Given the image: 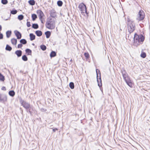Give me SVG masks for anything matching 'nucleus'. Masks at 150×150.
Here are the masks:
<instances>
[{
    "instance_id": "36",
    "label": "nucleus",
    "mask_w": 150,
    "mask_h": 150,
    "mask_svg": "<svg viewBox=\"0 0 150 150\" xmlns=\"http://www.w3.org/2000/svg\"><path fill=\"white\" fill-rule=\"evenodd\" d=\"M84 55L86 59H88L89 58V54L88 53H85Z\"/></svg>"
},
{
    "instance_id": "22",
    "label": "nucleus",
    "mask_w": 150,
    "mask_h": 150,
    "mask_svg": "<svg viewBox=\"0 0 150 150\" xmlns=\"http://www.w3.org/2000/svg\"><path fill=\"white\" fill-rule=\"evenodd\" d=\"M6 35L7 38H9L11 33V31H8L6 32Z\"/></svg>"
},
{
    "instance_id": "44",
    "label": "nucleus",
    "mask_w": 150,
    "mask_h": 150,
    "mask_svg": "<svg viewBox=\"0 0 150 150\" xmlns=\"http://www.w3.org/2000/svg\"><path fill=\"white\" fill-rule=\"evenodd\" d=\"M1 29H2L1 26V25H0V30H1Z\"/></svg>"
},
{
    "instance_id": "46",
    "label": "nucleus",
    "mask_w": 150,
    "mask_h": 150,
    "mask_svg": "<svg viewBox=\"0 0 150 150\" xmlns=\"http://www.w3.org/2000/svg\"><path fill=\"white\" fill-rule=\"evenodd\" d=\"M29 112L30 113V110H29Z\"/></svg>"
},
{
    "instance_id": "2",
    "label": "nucleus",
    "mask_w": 150,
    "mask_h": 150,
    "mask_svg": "<svg viewBox=\"0 0 150 150\" xmlns=\"http://www.w3.org/2000/svg\"><path fill=\"white\" fill-rule=\"evenodd\" d=\"M127 22L128 30L130 33L133 32L135 29V25L134 22L128 18Z\"/></svg>"
},
{
    "instance_id": "20",
    "label": "nucleus",
    "mask_w": 150,
    "mask_h": 150,
    "mask_svg": "<svg viewBox=\"0 0 150 150\" xmlns=\"http://www.w3.org/2000/svg\"><path fill=\"white\" fill-rule=\"evenodd\" d=\"M25 52L28 53V55H30L31 54L32 51L29 49H27L25 50Z\"/></svg>"
},
{
    "instance_id": "13",
    "label": "nucleus",
    "mask_w": 150,
    "mask_h": 150,
    "mask_svg": "<svg viewBox=\"0 0 150 150\" xmlns=\"http://www.w3.org/2000/svg\"><path fill=\"white\" fill-rule=\"evenodd\" d=\"M35 34L37 36L40 37L42 35V32L40 30H37L35 31Z\"/></svg>"
},
{
    "instance_id": "32",
    "label": "nucleus",
    "mask_w": 150,
    "mask_h": 150,
    "mask_svg": "<svg viewBox=\"0 0 150 150\" xmlns=\"http://www.w3.org/2000/svg\"><path fill=\"white\" fill-rule=\"evenodd\" d=\"M141 56L143 58H145V57H146V53L144 52H142L141 54Z\"/></svg>"
},
{
    "instance_id": "43",
    "label": "nucleus",
    "mask_w": 150,
    "mask_h": 150,
    "mask_svg": "<svg viewBox=\"0 0 150 150\" xmlns=\"http://www.w3.org/2000/svg\"><path fill=\"white\" fill-rule=\"evenodd\" d=\"M42 18H41V19H40V20L41 21V23H43V21H42Z\"/></svg>"
},
{
    "instance_id": "38",
    "label": "nucleus",
    "mask_w": 150,
    "mask_h": 150,
    "mask_svg": "<svg viewBox=\"0 0 150 150\" xmlns=\"http://www.w3.org/2000/svg\"><path fill=\"white\" fill-rule=\"evenodd\" d=\"M27 25L28 27H30L31 25L30 24V23L29 22H27Z\"/></svg>"
},
{
    "instance_id": "34",
    "label": "nucleus",
    "mask_w": 150,
    "mask_h": 150,
    "mask_svg": "<svg viewBox=\"0 0 150 150\" xmlns=\"http://www.w3.org/2000/svg\"><path fill=\"white\" fill-rule=\"evenodd\" d=\"M8 2L7 0H2L1 3L3 4H6Z\"/></svg>"
},
{
    "instance_id": "48",
    "label": "nucleus",
    "mask_w": 150,
    "mask_h": 150,
    "mask_svg": "<svg viewBox=\"0 0 150 150\" xmlns=\"http://www.w3.org/2000/svg\"><path fill=\"white\" fill-rule=\"evenodd\" d=\"M96 72H97V70H96Z\"/></svg>"
},
{
    "instance_id": "16",
    "label": "nucleus",
    "mask_w": 150,
    "mask_h": 150,
    "mask_svg": "<svg viewBox=\"0 0 150 150\" xmlns=\"http://www.w3.org/2000/svg\"><path fill=\"white\" fill-rule=\"evenodd\" d=\"M56 55V52L54 51H52L50 54V56L51 58L55 57Z\"/></svg>"
},
{
    "instance_id": "7",
    "label": "nucleus",
    "mask_w": 150,
    "mask_h": 150,
    "mask_svg": "<svg viewBox=\"0 0 150 150\" xmlns=\"http://www.w3.org/2000/svg\"><path fill=\"white\" fill-rule=\"evenodd\" d=\"M22 105L26 110H27L30 107L29 104L23 100L22 101L21 103Z\"/></svg>"
},
{
    "instance_id": "1",
    "label": "nucleus",
    "mask_w": 150,
    "mask_h": 150,
    "mask_svg": "<svg viewBox=\"0 0 150 150\" xmlns=\"http://www.w3.org/2000/svg\"><path fill=\"white\" fill-rule=\"evenodd\" d=\"M144 39V37L142 35H138L135 33L134 38V45L135 46H137L140 44H142Z\"/></svg>"
},
{
    "instance_id": "41",
    "label": "nucleus",
    "mask_w": 150,
    "mask_h": 150,
    "mask_svg": "<svg viewBox=\"0 0 150 150\" xmlns=\"http://www.w3.org/2000/svg\"><path fill=\"white\" fill-rule=\"evenodd\" d=\"M58 130V129L57 128H54L53 129V131L54 132H55L56 131H57Z\"/></svg>"
},
{
    "instance_id": "11",
    "label": "nucleus",
    "mask_w": 150,
    "mask_h": 150,
    "mask_svg": "<svg viewBox=\"0 0 150 150\" xmlns=\"http://www.w3.org/2000/svg\"><path fill=\"white\" fill-rule=\"evenodd\" d=\"M22 53V52L20 50H17L15 52V54L18 57H20L21 56Z\"/></svg>"
},
{
    "instance_id": "23",
    "label": "nucleus",
    "mask_w": 150,
    "mask_h": 150,
    "mask_svg": "<svg viewBox=\"0 0 150 150\" xmlns=\"http://www.w3.org/2000/svg\"><path fill=\"white\" fill-rule=\"evenodd\" d=\"M69 86L70 88L71 89H73L74 88V83L72 82H71L69 84Z\"/></svg>"
},
{
    "instance_id": "37",
    "label": "nucleus",
    "mask_w": 150,
    "mask_h": 150,
    "mask_svg": "<svg viewBox=\"0 0 150 150\" xmlns=\"http://www.w3.org/2000/svg\"><path fill=\"white\" fill-rule=\"evenodd\" d=\"M22 46L23 45L21 44H19L18 45V48H21L22 47Z\"/></svg>"
},
{
    "instance_id": "31",
    "label": "nucleus",
    "mask_w": 150,
    "mask_h": 150,
    "mask_svg": "<svg viewBox=\"0 0 150 150\" xmlns=\"http://www.w3.org/2000/svg\"><path fill=\"white\" fill-rule=\"evenodd\" d=\"M63 4L62 2L61 1H59L57 2V4L59 6H62Z\"/></svg>"
},
{
    "instance_id": "17",
    "label": "nucleus",
    "mask_w": 150,
    "mask_h": 150,
    "mask_svg": "<svg viewBox=\"0 0 150 150\" xmlns=\"http://www.w3.org/2000/svg\"><path fill=\"white\" fill-rule=\"evenodd\" d=\"M28 3L31 6H33L35 4V1L34 0H30L28 1Z\"/></svg>"
},
{
    "instance_id": "27",
    "label": "nucleus",
    "mask_w": 150,
    "mask_h": 150,
    "mask_svg": "<svg viewBox=\"0 0 150 150\" xmlns=\"http://www.w3.org/2000/svg\"><path fill=\"white\" fill-rule=\"evenodd\" d=\"M32 27L34 29H37L38 28V25L37 24H33L32 25Z\"/></svg>"
},
{
    "instance_id": "15",
    "label": "nucleus",
    "mask_w": 150,
    "mask_h": 150,
    "mask_svg": "<svg viewBox=\"0 0 150 150\" xmlns=\"http://www.w3.org/2000/svg\"><path fill=\"white\" fill-rule=\"evenodd\" d=\"M11 41L13 45H16L17 44V40L15 38H12L11 39Z\"/></svg>"
},
{
    "instance_id": "9",
    "label": "nucleus",
    "mask_w": 150,
    "mask_h": 150,
    "mask_svg": "<svg viewBox=\"0 0 150 150\" xmlns=\"http://www.w3.org/2000/svg\"><path fill=\"white\" fill-rule=\"evenodd\" d=\"M14 33L18 39H20L21 38V34L18 31L16 30L14 31Z\"/></svg>"
},
{
    "instance_id": "18",
    "label": "nucleus",
    "mask_w": 150,
    "mask_h": 150,
    "mask_svg": "<svg viewBox=\"0 0 150 150\" xmlns=\"http://www.w3.org/2000/svg\"><path fill=\"white\" fill-rule=\"evenodd\" d=\"M45 34L46 35V38H49L51 35V33L50 31H47L45 33Z\"/></svg>"
},
{
    "instance_id": "14",
    "label": "nucleus",
    "mask_w": 150,
    "mask_h": 150,
    "mask_svg": "<svg viewBox=\"0 0 150 150\" xmlns=\"http://www.w3.org/2000/svg\"><path fill=\"white\" fill-rule=\"evenodd\" d=\"M30 40L32 41L35 39V36L33 33H30Z\"/></svg>"
},
{
    "instance_id": "8",
    "label": "nucleus",
    "mask_w": 150,
    "mask_h": 150,
    "mask_svg": "<svg viewBox=\"0 0 150 150\" xmlns=\"http://www.w3.org/2000/svg\"><path fill=\"white\" fill-rule=\"evenodd\" d=\"M37 13L39 15L40 19H41V18H42L44 16V14L41 10H37Z\"/></svg>"
},
{
    "instance_id": "4",
    "label": "nucleus",
    "mask_w": 150,
    "mask_h": 150,
    "mask_svg": "<svg viewBox=\"0 0 150 150\" xmlns=\"http://www.w3.org/2000/svg\"><path fill=\"white\" fill-rule=\"evenodd\" d=\"M79 10L81 12V13H85L87 15H88V13L87 12L86 7V5L83 3L80 4L78 6Z\"/></svg>"
},
{
    "instance_id": "21",
    "label": "nucleus",
    "mask_w": 150,
    "mask_h": 150,
    "mask_svg": "<svg viewBox=\"0 0 150 150\" xmlns=\"http://www.w3.org/2000/svg\"><path fill=\"white\" fill-rule=\"evenodd\" d=\"M12 47L8 45H7L6 47V50L11 51L12 50Z\"/></svg>"
},
{
    "instance_id": "29",
    "label": "nucleus",
    "mask_w": 150,
    "mask_h": 150,
    "mask_svg": "<svg viewBox=\"0 0 150 150\" xmlns=\"http://www.w3.org/2000/svg\"><path fill=\"white\" fill-rule=\"evenodd\" d=\"M22 59L25 61H27L28 59L27 57L25 55H24L22 56Z\"/></svg>"
},
{
    "instance_id": "19",
    "label": "nucleus",
    "mask_w": 150,
    "mask_h": 150,
    "mask_svg": "<svg viewBox=\"0 0 150 150\" xmlns=\"http://www.w3.org/2000/svg\"><path fill=\"white\" fill-rule=\"evenodd\" d=\"M9 95L12 96L13 97L15 94V93L13 91H11L8 92Z\"/></svg>"
},
{
    "instance_id": "10",
    "label": "nucleus",
    "mask_w": 150,
    "mask_h": 150,
    "mask_svg": "<svg viewBox=\"0 0 150 150\" xmlns=\"http://www.w3.org/2000/svg\"><path fill=\"white\" fill-rule=\"evenodd\" d=\"M7 100V97L5 95L2 96L0 94V101H1L5 102Z\"/></svg>"
},
{
    "instance_id": "24",
    "label": "nucleus",
    "mask_w": 150,
    "mask_h": 150,
    "mask_svg": "<svg viewBox=\"0 0 150 150\" xmlns=\"http://www.w3.org/2000/svg\"><path fill=\"white\" fill-rule=\"evenodd\" d=\"M20 42L22 44L25 45L26 44L27 41L25 39H22L20 40Z\"/></svg>"
},
{
    "instance_id": "12",
    "label": "nucleus",
    "mask_w": 150,
    "mask_h": 150,
    "mask_svg": "<svg viewBox=\"0 0 150 150\" xmlns=\"http://www.w3.org/2000/svg\"><path fill=\"white\" fill-rule=\"evenodd\" d=\"M97 81L98 83V85L99 87H100L102 86V84L101 83V78L100 77L99 79H98V74H97Z\"/></svg>"
},
{
    "instance_id": "35",
    "label": "nucleus",
    "mask_w": 150,
    "mask_h": 150,
    "mask_svg": "<svg viewBox=\"0 0 150 150\" xmlns=\"http://www.w3.org/2000/svg\"><path fill=\"white\" fill-rule=\"evenodd\" d=\"M11 13L13 14H15L17 13V11L16 10H13L11 11Z\"/></svg>"
},
{
    "instance_id": "33",
    "label": "nucleus",
    "mask_w": 150,
    "mask_h": 150,
    "mask_svg": "<svg viewBox=\"0 0 150 150\" xmlns=\"http://www.w3.org/2000/svg\"><path fill=\"white\" fill-rule=\"evenodd\" d=\"M23 18V16L22 15H20L18 16V19L20 20H22Z\"/></svg>"
},
{
    "instance_id": "40",
    "label": "nucleus",
    "mask_w": 150,
    "mask_h": 150,
    "mask_svg": "<svg viewBox=\"0 0 150 150\" xmlns=\"http://www.w3.org/2000/svg\"><path fill=\"white\" fill-rule=\"evenodd\" d=\"M1 89L5 91L6 90V88L5 87L3 86L1 88Z\"/></svg>"
},
{
    "instance_id": "5",
    "label": "nucleus",
    "mask_w": 150,
    "mask_h": 150,
    "mask_svg": "<svg viewBox=\"0 0 150 150\" xmlns=\"http://www.w3.org/2000/svg\"><path fill=\"white\" fill-rule=\"evenodd\" d=\"M144 16L145 14L144 12L141 10L139 11L137 15V19L139 21H141L144 18Z\"/></svg>"
},
{
    "instance_id": "25",
    "label": "nucleus",
    "mask_w": 150,
    "mask_h": 150,
    "mask_svg": "<svg viewBox=\"0 0 150 150\" xmlns=\"http://www.w3.org/2000/svg\"><path fill=\"white\" fill-rule=\"evenodd\" d=\"M32 18L33 21H34L37 18V16L35 14H33L32 15Z\"/></svg>"
},
{
    "instance_id": "39",
    "label": "nucleus",
    "mask_w": 150,
    "mask_h": 150,
    "mask_svg": "<svg viewBox=\"0 0 150 150\" xmlns=\"http://www.w3.org/2000/svg\"><path fill=\"white\" fill-rule=\"evenodd\" d=\"M3 35L2 34L0 33V39H2L3 38Z\"/></svg>"
},
{
    "instance_id": "3",
    "label": "nucleus",
    "mask_w": 150,
    "mask_h": 150,
    "mask_svg": "<svg viewBox=\"0 0 150 150\" xmlns=\"http://www.w3.org/2000/svg\"><path fill=\"white\" fill-rule=\"evenodd\" d=\"M54 23V22L51 19L47 21L45 25L46 28L51 29H54L55 27Z\"/></svg>"
},
{
    "instance_id": "26",
    "label": "nucleus",
    "mask_w": 150,
    "mask_h": 150,
    "mask_svg": "<svg viewBox=\"0 0 150 150\" xmlns=\"http://www.w3.org/2000/svg\"><path fill=\"white\" fill-rule=\"evenodd\" d=\"M121 73L122 74V76L127 74L125 70L124 69H122L121 70Z\"/></svg>"
},
{
    "instance_id": "42",
    "label": "nucleus",
    "mask_w": 150,
    "mask_h": 150,
    "mask_svg": "<svg viewBox=\"0 0 150 150\" xmlns=\"http://www.w3.org/2000/svg\"><path fill=\"white\" fill-rule=\"evenodd\" d=\"M41 110L42 111H45L46 110H45V109H41Z\"/></svg>"
},
{
    "instance_id": "30",
    "label": "nucleus",
    "mask_w": 150,
    "mask_h": 150,
    "mask_svg": "<svg viewBox=\"0 0 150 150\" xmlns=\"http://www.w3.org/2000/svg\"><path fill=\"white\" fill-rule=\"evenodd\" d=\"M40 47V48L43 51L45 50L46 49V47L45 45H41Z\"/></svg>"
},
{
    "instance_id": "47",
    "label": "nucleus",
    "mask_w": 150,
    "mask_h": 150,
    "mask_svg": "<svg viewBox=\"0 0 150 150\" xmlns=\"http://www.w3.org/2000/svg\"><path fill=\"white\" fill-rule=\"evenodd\" d=\"M32 45H34V43H33V44H32Z\"/></svg>"
},
{
    "instance_id": "45",
    "label": "nucleus",
    "mask_w": 150,
    "mask_h": 150,
    "mask_svg": "<svg viewBox=\"0 0 150 150\" xmlns=\"http://www.w3.org/2000/svg\"><path fill=\"white\" fill-rule=\"evenodd\" d=\"M70 62H72V59H71L70 60Z\"/></svg>"
},
{
    "instance_id": "6",
    "label": "nucleus",
    "mask_w": 150,
    "mask_h": 150,
    "mask_svg": "<svg viewBox=\"0 0 150 150\" xmlns=\"http://www.w3.org/2000/svg\"><path fill=\"white\" fill-rule=\"evenodd\" d=\"M122 76L124 80L127 84L130 87H131L132 86V84L128 74Z\"/></svg>"
},
{
    "instance_id": "28",
    "label": "nucleus",
    "mask_w": 150,
    "mask_h": 150,
    "mask_svg": "<svg viewBox=\"0 0 150 150\" xmlns=\"http://www.w3.org/2000/svg\"><path fill=\"white\" fill-rule=\"evenodd\" d=\"M4 77L1 73H0V81H4Z\"/></svg>"
}]
</instances>
